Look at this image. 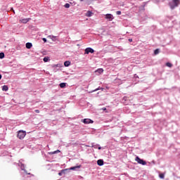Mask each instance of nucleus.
Listing matches in <instances>:
<instances>
[{
	"label": "nucleus",
	"mask_w": 180,
	"mask_h": 180,
	"mask_svg": "<svg viewBox=\"0 0 180 180\" xmlns=\"http://www.w3.org/2000/svg\"><path fill=\"white\" fill-rule=\"evenodd\" d=\"M17 137L20 140H23V139H25V137H26V132L23 130L18 131Z\"/></svg>",
	"instance_id": "1"
},
{
	"label": "nucleus",
	"mask_w": 180,
	"mask_h": 180,
	"mask_svg": "<svg viewBox=\"0 0 180 180\" xmlns=\"http://www.w3.org/2000/svg\"><path fill=\"white\" fill-rule=\"evenodd\" d=\"M179 5V0H173L172 3H169L171 9H175Z\"/></svg>",
	"instance_id": "2"
},
{
	"label": "nucleus",
	"mask_w": 180,
	"mask_h": 180,
	"mask_svg": "<svg viewBox=\"0 0 180 180\" xmlns=\"http://www.w3.org/2000/svg\"><path fill=\"white\" fill-rule=\"evenodd\" d=\"M135 161H136L138 164H141V165H147V162L139 158V156H136V158H135Z\"/></svg>",
	"instance_id": "3"
},
{
	"label": "nucleus",
	"mask_w": 180,
	"mask_h": 180,
	"mask_svg": "<svg viewBox=\"0 0 180 180\" xmlns=\"http://www.w3.org/2000/svg\"><path fill=\"white\" fill-rule=\"evenodd\" d=\"M82 122L84 124H89L94 123V121L89 118L84 119Z\"/></svg>",
	"instance_id": "4"
},
{
	"label": "nucleus",
	"mask_w": 180,
	"mask_h": 180,
	"mask_svg": "<svg viewBox=\"0 0 180 180\" xmlns=\"http://www.w3.org/2000/svg\"><path fill=\"white\" fill-rule=\"evenodd\" d=\"M94 50L92 48H86L85 49V54H89L91 53V54L94 53Z\"/></svg>",
	"instance_id": "5"
},
{
	"label": "nucleus",
	"mask_w": 180,
	"mask_h": 180,
	"mask_svg": "<svg viewBox=\"0 0 180 180\" xmlns=\"http://www.w3.org/2000/svg\"><path fill=\"white\" fill-rule=\"evenodd\" d=\"M113 15L112 14H106L105 15V19H108L110 21H112V20L113 19Z\"/></svg>",
	"instance_id": "6"
},
{
	"label": "nucleus",
	"mask_w": 180,
	"mask_h": 180,
	"mask_svg": "<svg viewBox=\"0 0 180 180\" xmlns=\"http://www.w3.org/2000/svg\"><path fill=\"white\" fill-rule=\"evenodd\" d=\"M30 20V18H22L19 20L20 23H27Z\"/></svg>",
	"instance_id": "7"
},
{
	"label": "nucleus",
	"mask_w": 180,
	"mask_h": 180,
	"mask_svg": "<svg viewBox=\"0 0 180 180\" xmlns=\"http://www.w3.org/2000/svg\"><path fill=\"white\" fill-rule=\"evenodd\" d=\"M68 171V169H62L60 172L58 173L59 176H61L63 174H65Z\"/></svg>",
	"instance_id": "8"
},
{
	"label": "nucleus",
	"mask_w": 180,
	"mask_h": 180,
	"mask_svg": "<svg viewBox=\"0 0 180 180\" xmlns=\"http://www.w3.org/2000/svg\"><path fill=\"white\" fill-rule=\"evenodd\" d=\"M26 49H32V47H33V44H32V43L30 42H27L25 44Z\"/></svg>",
	"instance_id": "9"
},
{
	"label": "nucleus",
	"mask_w": 180,
	"mask_h": 180,
	"mask_svg": "<svg viewBox=\"0 0 180 180\" xmlns=\"http://www.w3.org/2000/svg\"><path fill=\"white\" fill-rule=\"evenodd\" d=\"M97 164L98 165H99L100 167H102V165H103V160L100 159L97 161Z\"/></svg>",
	"instance_id": "10"
},
{
	"label": "nucleus",
	"mask_w": 180,
	"mask_h": 180,
	"mask_svg": "<svg viewBox=\"0 0 180 180\" xmlns=\"http://www.w3.org/2000/svg\"><path fill=\"white\" fill-rule=\"evenodd\" d=\"M48 38L51 39V40H53V41H56V39H57V37L53 36V35H49V36H48Z\"/></svg>",
	"instance_id": "11"
},
{
	"label": "nucleus",
	"mask_w": 180,
	"mask_h": 180,
	"mask_svg": "<svg viewBox=\"0 0 180 180\" xmlns=\"http://www.w3.org/2000/svg\"><path fill=\"white\" fill-rule=\"evenodd\" d=\"M58 153H60V150H57L53 152H49V154H50V155H53V154H58Z\"/></svg>",
	"instance_id": "12"
},
{
	"label": "nucleus",
	"mask_w": 180,
	"mask_h": 180,
	"mask_svg": "<svg viewBox=\"0 0 180 180\" xmlns=\"http://www.w3.org/2000/svg\"><path fill=\"white\" fill-rule=\"evenodd\" d=\"M95 72H98V74H102V72H103V70L102 68H99L96 70Z\"/></svg>",
	"instance_id": "13"
},
{
	"label": "nucleus",
	"mask_w": 180,
	"mask_h": 180,
	"mask_svg": "<svg viewBox=\"0 0 180 180\" xmlns=\"http://www.w3.org/2000/svg\"><path fill=\"white\" fill-rule=\"evenodd\" d=\"M79 168H81V165L72 167L70 168V169L74 170V169H79Z\"/></svg>",
	"instance_id": "14"
},
{
	"label": "nucleus",
	"mask_w": 180,
	"mask_h": 180,
	"mask_svg": "<svg viewBox=\"0 0 180 180\" xmlns=\"http://www.w3.org/2000/svg\"><path fill=\"white\" fill-rule=\"evenodd\" d=\"M71 64V62H70V61H65V63H64V65H65V67H69V65Z\"/></svg>",
	"instance_id": "15"
},
{
	"label": "nucleus",
	"mask_w": 180,
	"mask_h": 180,
	"mask_svg": "<svg viewBox=\"0 0 180 180\" xmlns=\"http://www.w3.org/2000/svg\"><path fill=\"white\" fill-rule=\"evenodd\" d=\"M8 89H8V86H6V85H4V86L2 87V91H8Z\"/></svg>",
	"instance_id": "16"
},
{
	"label": "nucleus",
	"mask_w": 180,
	"mask_h": 180,
	"mask_svg": "<svg viewBox=\"0 0 180 180\" xmlns=\"http://www.w3.org/2000/svg\"><path fill=\"white\" fill-rule=\"evenodd\" d=\"M159 53H160V49H155L154 51V54L157 56V54H159Z\"/></svg>",
	"instance_id": "17"
},
{
	"label": "nucleus",
	"mask_w": 180,
	"mask_h": 180,
	"mask_svg": "<svg viewBox=\"0 0 180 180\" xmlns=\"http://www.w3.org/2000/svg\"><path fill=\"white\" fill-rule=\"evenodd\" d=\"M49 60H50V58H49V57L44 58V63H47V61H49Z\"/></svg>",
	"instance_id": "18"
},
{
	"label": "nucleus",
	"mask_w": 180,
	"mask_h": 180,
	"mask_svg": "<svg viewBox=\"0 0 180 180\" xmlns=\"http://www.w3.org/2000/svg\"><path fill=\"white\" fill-rule=\"evenodd\" d=\"M60 88H65V83H60Z\"/></svg>",
	"instance_id": "19"
},
{
	"label": "nucleus",
	"mask_w": 180,
	"mask_h": 180,
	"mask_svg": "<svg viewBox=\"0 0 180 180\" xmlns=\"http://www.w3.org/2000/svg\"><path fill=\"white\" fill-rule=\"evenodd\" d=\"M159 176H160V178L161 179H164V178L165 177V175L164 174H160L159 175Z\"/></svg>",
	"instance_id": "20"
},
{
	"label": "nucleus",
	"mask_w": 180,
	"mask_h": 180,
	"mask_svg": "<svg viewBox=\"0 0 180 180\" xmlns=\"http://www.w3.org/2000/svg\"><path fill=\"white\" fill-rule=\"evenodd\" d=\"M86 16H89V17L92 16V12L88 11V12H87V14H86Z\"/></svg>",
	"instance_id": "21"
},
{
	"label": "nucleus",
	"mask_w": 180,
	"mask_h": 180,
	"mask_svg": "<svg viewBox=\"0 0 180 180\" xmlns=\"http://www.w3.org/2000/svg\"><path fill=\"white\" fill-rule=\"evenodd\" d=\"M166 65H167V67H169V68H171V67H172V64L170 63H167Z\"/></svg>",
	"instance_id": "22"
},
{
	"label": "nucleus",
	"mask_w": 180,
	"mask_h": 180,
	"mask_svg": "<svg viewBox=\"0 0 180 180\" xmlns=\"http://www.w3.org/2000/svg\"><path fill=\"white\" fill-rule=\"evenodd\" d=\"M65 8H66L67 9H68V8H70V4L67 3L64 5Z\"/></svg>",
	"instance_id": "23"
},
{
	"label": "nucleus",
	"mask_w": 180,
	"mask_h": 180,
	"mask_svg": "<svg viewBox=\"0 0 180 180\" xmlns=\"http://www.w3.org/2000/svg\"><path fill=\"white\" fill-rule=\"evenodd\" d=\"M4 57H5V53H0V58H4Z\"/></svg>",
	"instance_id": "24"
},
{
	"label": "nucleus",
	"mask_w": 180,
	"mask_h": 180,
	"mask_svg": "<svg viewBox=\"0 0 180 180\" xmlns=\"http://www.w3.org/2000/svg\"><path fill=\"white\" fill-rule=\"evenodd\" d=\"M116 14H117V15H122V11H117V12H116Z\"/></svg>",
	"instance_id": "25"
},
{
	"label": "nucleus",
	"mask_w": 180,
	"mask_h": 180,
	"mask_svg": "<svg viewBox=\"0 0 180 180\" xmlns=\"http://www.w3.org/2000/svg\"><path fill=\"white\" fill-rule=\"evenodd\" d=\"M42 40L44 41V43H47V39L46 38H43Z\"/></svg>",
	"instance_id": "26"
},
{
	"label": "nucleus",
	"mask_w": 180,
	"mask_h": 180,
	"mask_svg": "<svg viewBox=\"0 0 180 180\" xmlns=\"http://www.w3.org/2000/svg\"><path fill=\"white\" fill-rule=\"evenodd\" d=\"M21 169H22V170L25 169V165H21Z\"/></svg>",
	"instance_id": "27"
},
{
	"label": "nucleus",
	"mask_w": 180,
	"mask_h": 180,
	"mask_svg": "<svg viewBox=\"0 0 180 180\" xmlns=\"http://www.w3.org/2000/svg\"><path fill=\"white\" fill-rule=\"evenodd\" d=\"M35 112H36V113H40V110H35Z\"/></svg>",
	"instance_id": "28"
},
{
	"label": "nucleus",
	"mask_w": 180,
	"mask_h": 180,
	"mask_svg": "<svg viewBox=\"0 0 180 180\" xmlns=\"http://www.w3.org/2000/svg\"><path fill=\"white\" fill-rule=\"evenodd\" d=\"M129 41H130V43H131V41H133V39H129Z\"/></svg>",
	"instance_id": "29"
},
{
	"label": "nucleus",
	"mask_w": 180,
	"mask_h": 180,
	"mask_svg": "<svg viewBox=\"0 0 180 180\" xmlns=\"http://www.w3.org/2000/svg\"><path fill=\"white\" fill-rule=\"evenodd\" d=\"M102 110H106V108H103Z\"/></svg>",
	"instance_id": "30"
},
{
	"label": "nucleus",
	"mask_w": 180,
	"mask_h": 180,
	"mask_svg": "<svg viewBox=\"0 0 180 180\" xmlns=\"http://www.w3.org/2000/svg\"><path fill=\"white\" fill-rule=\"evenodd\" d=\"M0 79H2V75H0Z\"/></svg>",
	"instance_id": "31"
},
{
	"label": "nucleus",
	"mask_w": 180,
	"mask_h": 180,
	"mask_svg": "<svg viewBox=\"0 0 180 180\" xmlns=\"http://www.w3.org/2000/svg\"><path fill=\"white\" fill-rule=\"evenodd\" d=\"M11 11H13V12L15 13V11L13 10V8H11Z\"/></svg>",
	"instance_id": "32"
},
{
	"label": "nucleus",
	"mask_w": 180,
	"mask_h": 180,
	"mask_svg": "<svg viewBox=\"0 0 180 180\" xmlns=\"http://www.w3.org/2000/svg\"><path fill=\"white\" fill-rule=\"evenodd\" d=\"M101 147H98V150H101Z\"/></svg>",
	"instance_id": "33"
},
{
	"label": "nucleus",
	"mask_w": 180,
	"mask_h": 180,
	"mask_svg": "<svg viewBox=\"0 0 180 180\" xmlns=\"http://www.w3.org/2000/svg\"><path fill=\"white\" fill-rule=\"evenodd\" d=\"M98 89H96V90H95V91H98Z\"/></svg>",
	"instance_id": "34"
},
{
	"label": "nucleus",
	"mask_w": 180,
	"mask_h": 180,
	"mask_svg": "<svg viewBox=\"0 0 180 180\" xmlns=\"http://www.w3.org/2000/svg\"><path fill=\"white\" fill-rule=\"evenodd\" d=\"M89 1H94V0H89Z\"/></svg>",
	"instance_id": "35"
}]
</instances>
